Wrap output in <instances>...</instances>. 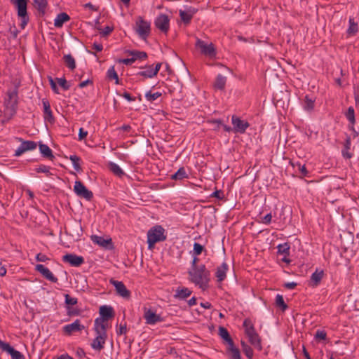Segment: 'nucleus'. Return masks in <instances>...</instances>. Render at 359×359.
Masks as SVG:
<instances>
[{
  "instance_id": "1",
  "label": "nucleus",
  "mask_w": 359,
  "mask_h": 359,
  "mask_svg": "<svg viewBox=\"0 0 359 359\" xmlns=\"http://www.w3.org/2000/svg\"><path fill=\"white\" fill-rule=\"evenodd\" d=\"M189 280L198 285L201 290H205L209 287L210 280V272L206 269L204 264L198 267L191 269L189 271Z\"/></svg>"
},
{
  "instance_id": "2",
  "label": "nucleus",
  "mask_w": 359,
  "mask_h": 359,
  "mask_svg": "<svg viewBox=\"0 0 359 359\" xmlns=\"http://www.w3.org/2000/svg\"><path fill=\"white\" fill-rule=\"evenodd\" d=\"M94 330L97 336L93 339L91 346L93 349L100 351L104 348L107 337V324L103 323L99 318H96L94 323Z\"/></svg>"
},
{
  "instance_id": "3",
  "label": "nucleus",
  "mask_w": 359,
  "mask_h": 359,
  "mask_svg": "<svg viewBox=\"0 0 359 359\" xmlns=\"http://www.w3.org/2000/svg\"><path fill=\"white\" fill-rule=\"evenodd\" d=\"M243 327L245 329V334L248 337L250 344L255 348L261 351L262 349L261 338L256 332L252 320L250 318L245 319L243 321Z\"/></svg>"
},
{
  "instance_id": "4",
  "label": "nucleus",
  "mask_w": 359,
  "mask_h": 359,
  "mask_svg": "<svg viewBox=\"0 0 359 359\" xmlns=\"http://www.w3.org/2000/svg\"><path fill=\"white\" fill-rule=\"evenodd\" d=\"M164 229L161 226H155L147 232V243L149 249H152L155 243L164 241L166 236L164 235Z\"/></svg>"
},
{
  "instance_id": "5",
  "label": "nucleus",
  "mask_w": 359,
  "mask_h": 359,
  "mask_svg": "<svg viewBox=\"0 0 359 359\" xmlns=\"http://www.w3.org/2000/svg\"><path fill=\"white\" fill-rule=\"evenodd\" d=\"M135 30L140 38L146 40L151 33V23L142 16H138L135 21Z\"/></svg>"
},
{
  "instance_id": "6",
  "label": "nucleus",
  "mask_w": 359,
  "mask_h": 359,
  "mask_svg": "<svg viewBox=\"0 0 359 359\" xmlns=\"http://www.w3.org/2000/svg\"><path fill=\"white\" fill-rule=\"evenodd\" d=\"M196 47L199 48L201 53L206 56L212 57L216 54L215 49L212 43H207L204 41L198 38L196 41Z\"/></svg>"
},
{
  "instance_id": "7",
  "label": "nucleus",
  "mask_w": 359,
  "mask_h": 359,
  "mask_svg": "<svg viewBox=\"0 0 359 359\" xmlns=\"http://www.w3.org/2000/svg\"><path fill=\"white\" fill-rule=\"evenodd\" d=\"M74 191L78 196L88 201H90L93 197V192L88 190L81 181L75 182Z\"/></svg>"
},
{
  "instance_id": "8",
  "label": "nucleus",
  "mask_w": 359,
  "mask_h": 359,
  "mask_svg": "<svg viewBox=\"0 0 359 359\" xmlns=\"http://www.w3.org/2000/svg\"><path fill=\"white\" fill-rule=\"evenodd\" d=\"M155 26L163 33L167 34L170 28V19L165 14H160L154 21Z\"/></svg>"
},
{
  "instance_id": "9",
  "label": "nucleus",
  "mask_w": 359,
  "mask_h": 359,
  "mask_svg": "<svg viewBox=\"0 0 359 359\" xmlns=\"http://www.w3.org/2000/svg\"><path fill=\"white\" fill-rule=\"evenodd\" d=\"M143 317L145 319L146 324L148 325H154L158 322L163 321V318L161 317V316L156 314L150 309H147L146 307L144 308Z\"/></svg>"
},
{
  "instance_id": "10",
  "label": "nucleus",
  "mask_w": 359,
  "mask_h": 359,
  "mask_svg": "<svg viewBox=\"0 0 359 359\" xmlns=\"http://www.w3.org/2000/svg\"><path fill=\"white\" fill-rule=\"evenodd\" d=\"M0 348L8 353L12 359H25L24 355L18 351L14 349L9 344L0 340Z\"/></svg>"
},
{
  "instance_id": "11",
  "label": "nucleus",
  "mask_w": 359,
  "mask_h": 359,
  "mask_svg": "<svg viewBox=\"0 0 359 359\" xmlns=\"http://www.w3.org/2000/svg\"><path fill=\"white\" fill-rule=\"evenodd\" d=\"M62 261L69 263L72 266L78 267L83 264L84 259L75 254H67L62 257Z\"/></svg>"
},
{
  "instance_id": "12",
  "label": "nucleus",
  "mask_w": 359,
  "mask_h": 359,
  "mask_svg": "<svg viewBox=\"0 0 359 359\" xmlns=\"http://www.w3.org/2000/svg\"><path fill=\"white\" fill-rule=\"evenodd\" d=\"M85 327L81 324V321L76 319L74 323L67 324L63 327V332L67 335H72L73 333L83 330Z\"/></svg>"
},
{
  "instance_id": "13",
  "label": "nucleus",
  "mask_w": 359,
  "mask_h": 359,
  "mask_svg": "<svg viewBox=\"0 0 359 359\" xmlns=\"http://www.w3.org/2000/svg\"><path fill=\"white\" fill-rule=\"evenodd\" d=\"M110 283L115 287L116 291L119 296L126 299L130 297V292L126 288L123 282L111 279Z\"/></svg>"
},
{
  "instance_id": "14",
  "label": "nucleus",
  "mask_w": 359,
  "mask_h": 359,
  "mask_svg": "<svg viewBox=\"0 0 359 359\" xmlns=\"http://www.w3.org/2000/svg\"><path fill=\"white\" fill-rule=\"evenodd\" d=\"M18 86H15L13 88L9 89L7 93L8 100L6 101L7 106H10L13 109L16 107L18 104Z\"/></svg>"
},
{
  "instance_id": "15",
  "label": "nucleus",
  "mask_w": 359,
  "mask_h": 359,
  "mask_svg": "<svg viewBox=\"0 0 359 359\" xmlns=\"http://www.w3.org/2000/svg\"><path fill=\"white\" fill-rule=\"evenodd\" d=\"M35 270L39 272L46 279L52 283H57V278L52 273V272L43 264H36Z\"/></svg>"
},
{
  "instance_id": "16",
  "label": "nucleus",
  "mask_w": 359,
  "mask_h": 359,
  "mask_svg": "<svg viewBox=\"0 0 359 359\" xmlns=\"http://www.w3.org/2000/svg\"><path fill=\"white\" fill-rule=\"evenodd\" d=\"M36 143L34 141H23L20 146L15 150V156H20L27 151L36 149Z\"/></svg>"
},
{
  "instance_id": "17",
  "label": "nucleus",
  "mask_w": 359,
  "mask_h": 359,
  "mask_svg": "<svg viewBox=\"0 0 359 359\" xmlns=\"http://www.w3.org/2000/svg\"><path fill=\"white\" fill-rule=\"evenodd\" d=\"M232 124L233 125L234 130L241 133H245L249 127V123L247 121H243L236 116H232Z\"/></svg>"
},
{
  "instance_id": "18",
  "label": "nucleus",
  "mask_w": 359,
  "mask_h": 359,
  "mask_svg": "<svg viewBox=\"0 0 359 359\" xmlns=\"http://www.w3.org/2000/svg\"><path fill=\"white\" fill-rule=\"evenodd\" d=\"M100 314L101 316V318H99L100 321L103 323H105L104 321L108 320L109 318H111L114 316V309L110 306H102L100 308Z\"/></svg>"
},
{
  "instance_id": "19",
  "label": "nucleus",
  "mask_w": 359,
  "mask_h": 359,
  "mask_svg": "<svg viewBox=\"0 0 359 359\" xmlns=\"http://www.w3.org/2000/svg\"><path fill=\"white\" fill-rule=\"evenodd\" d=\"M43 107V118L46 121H48L50 123H53L55 121L54 116L53 115L50 105L48 100L43 99L42 100Z\"/></svg>"
},
{
  "instance_id": "20",
  "label": "nucleus",
  "mask_w": 359,
  "mask_h": 359,
  "mask_svg": "<svg viewBox=\"0 0 359 359\" xmlns=\"http://www.w3.org/2000/svg\"><path fill=\"white\" fill-rule=\"evenodd\" d=\"M18 10V15H25L27 13V6L29 0H11Z\"/></svg>"
},
{
  "instance_id": "21",
  "label": "nucleus",
  "mask_w": 359,
  "mask_h": 359,
  "mask_svg": "<svg viewBox=\"0 0 359 359\" xmlns=\"http://www.w3.org/2000/svg\"><path fill=\"white\" fill-rule=\"evenodd\" d=\"M179 13L181 20L183 21V22L185 24H189L192 19L193 15L196 13V11L194 8H190L186 11L180 10Z\"/></svg>"
},
{
  "instance_id": "22",
  "label": "nucleus",
  "mask_w": 359,
  "mask_h": 359,
  "mask_svg": "<svg viewBox=\"0 0 359 359\" xmlns=\"http://www.w3.org/2000/svg\"><path fill=\"white\" fill-rule=\"evenodd\" d=\"M90 238L94 243L105 248H107L109 245L112 244L111 238L105 239L103 237L97 235H92Z\"/></svg>"
},
{
  "instance_id": "23",
  "label": "nucleus",
  "mask_w": 359,
  "mask_h": 359,
  "mask_svg": "<svg viewBox=\"0 0 359 359\" xmlns=\"http://www.w3.org/2000/svg\"><path fill=\"white\" fill-rule=\"evenodd\" d=\"M227 270L228 265L226 262H223L217 268L215 276L219 282H222L226 278Z\"/></svg>"
},
{
  "instance_id": "24",
  "label": "nucleus",
  "mask_w": 359,
  "mask_h": 359,
  "mask_svg": "<svg viewBox=\"0 0 359 359\" xmlns=\"http://www.w3.org/2000/svg\"><path fill=\"white\" fill-rule=\"evenodd\" d=\"M218 334L224 341V342L228 344V346H231L233 343V341L231 339L226 328L224 327H219Z\"/></svg>"
},
{
  "instance_id": "25",
  "label": "nucleus",
  "mask_w": 359,
  "mask_h": 359,
  "mask_svg": "<svg viewBox=\"0 0 359 359\" xmlns=\"http://www.w3.org/2000/svg\"><path fill=\"white\" fill-rule=\"evenodd\" d=\"M70 17L66 13H59L54 20V25L55 27H62L65 22H68Z\"/></svg>"
},
{
  "instance_id": "26",
  "label": "nucleus",
  "mask_w": 359,
  "mask_h": 359,
  "mask_svg": "<svg viewBox=\"0 0 359 359\" xmlns=\"http://www.w3.org/2000/svg\"><path fill=\"white\" fill-rule=\"evenodd\" d=\"M191 294V291L187 287H178L174 295L175 298L178 299H184L189 297Z\"/></svg>"
},
{
  "instance_id": "27",
  "label": "nucleus",
  "mask_w": 359,
  "mask_h": 359,
  "mask_svg": "<svg viewBox=\"0 0 359 359\" xmlns=\"http://www.w3.org/2000/svg\"><path fill=\"white\" fill-rule=\"evenodd\" d=\"M39 151L43 157L50 160L54 159L55 156L53 154V151L48 145L40 143Z\"/></svg>"
},
{
  "instance_id": "28",
  "label": "nucleus",
  "mask_w": 359,
  "mask_h": 359,
  "mask_svg": "<svg viewBox=\"0 0 359 359\" xmlns=\"http://www.w3.org/2000/svg\"><path fill=\"white\" fill-rule=\"evenodd\" d=\"M324 276V271L323 270L316 269L311 276V282L313 286H317L321 281Z\"/></svg>"
},
{
  "instance_id": "29",
  "label": "nucleus",
  "mask_w": 359,
  "mask_h": 359,
  "mask_svg": "<svg viewBox=\"0 0 359 359\" xmlns=\"http://www.w3.org/2000/svg\"><path fill=\"white\" fill-rule=\"evenodd\" d=\"M351 145V138L348 137L346 138L345 143H344V148L341 151L342 156L344 158L350 159L353 156V154L351 152H349Z\"/></svg>"
},
{
  "instance_id": "30",
  "label": "nucleus",
  "mask_w": 359,
  "mask_h": 359,
  "mask_svg": "<svg viewBox=\"0 0 359 359\" xmlns=\"http://www.w3.org/2000/svg\"><path fill=\"white\" fill-rule=\"evenodd\" d=\"M226 83V77L218 74L214 83V87L219 90H224Z\"/></svg>"
},
{
  "instance_id": "31",
  "label": "nucleus",
  "mask_w": 359,
  "mask_h": 359,
  "mask_svg": "<svg viewBox=\"0 0 359 359\" xmlns=\"http://www.w3.org/2000/svg\"><path fill=\"white\" fill-rule=\"evenodd\" d=\"M108 167L111 172H112L115 175L121 177L124 175L123 170L116 163L114 162H109L108 163Z\"/></svg>"
},
{
  "instance_id": "32",
  "label": "nucleus",
  "mask_w": 359,
  "mask_h": 359,
  "mask_svg": "<svg viewBox=\"0 0 359 359\" xmlns=\"http://www.w3.org/2000/svg\"><path fill=\"white\" fill-rule=\"evenodd\" d=\"M69 158L72 161L74 170L79 172H82L81 158L76 155H71Z\"/></svg>"
},
{
  "instance_id": "33",
  "label": "nucleus",
  "mask_w": 359,
  "mask_h": 359,
  "mask_svg": "<svg viewBox=\"0 0 359 359\" xmlns=\"http://www.w3.org/2000/svg\"><path fill=\"white\" fill-rule=\"evenodd\" d=\"M34 5L39 13L44 14L48 1L47 0H34Z\"/></svg>"
},
{
  "instance_id": "34",
  "label": "nucleus",
  "mask_w": 359,
  "mask_h": 359,
  "mask_svg": "<svg viewBox=\"0 0 359 359\" xmlns=\"http://www.w3.org/2000/svg\"><path fill=\"white\" fill-rule=\"evenodd\" d=\"M128 53L130 55L133 56L135 61L137 60H143L147 57V53L144 51L128 50Z\"/></svg>"
},
{
  "instance_id": "35",
  "label": "nucleus",
  "mask_w": 359,
  "mask_h": 359,
  "mask_svg": "<svg viewBox=\"0 0 359 359\" xmlns=\"http://www.w3.org/2000/svg\"><path fill=\"white\" fill-rule=\"evenodd\" d=\"M187 177L188 175L184 168L183 167L179 168V170L171 176V179L174 180H181Z\"/></svg>"
},
{
  "instance_id": "36",
  "label": "nucleus",
  "mask_w": 359,
  "mask_h": 359,
  "mask_svg": "<svg viewBox=\"0 0 359 359\" xmlns=\"http://www.w3.org/2000/svg\"><path fill=\"white\" fill-rule=\"evenodd\" d=\"M227 351L231 353V359H241L240 351L234 346V343L231 346H228Z\"/></svg>"
},
{
  "instance_id": "37",
  "label": "nucleus",
  "mask_w": 359,
  "mask_h": 359,
  "mask_svg": "<svg viewBox=\"0 0 359 359\" xmlns=\"http://www.w3.org/2000/svg\"><path fill=\"white\" fill-rule=\"evenodd\" d=\"M349 27L347 29V33L349 35H355L358 30V26L356 22H354V19L353 18H349Z\"/></svg>"
},
{
  "instance_id": "38",
  "label": "nucleus",
  "mask_w": 359,
  "mask_h": 359,
  "mask_svg": "<svg viewBox=\"0 0 359 359\" xmlns=\"http://www.w3.org/2000/svg\"><path fill=\"white\" fill-rule=\"evenodd\" d=\"M64 61L66 65L72 70L76 68V62L74 58L72 56V55L68 54L65 55L63 57Z\"/></svg>"
},
{
  "instance_id": "39",
  "label": "nucleus",
  "mask_w": 359,
  "mask_h": 359,
  "mask_svg": "<svg viewBox=\"0 0 359 359\" xmlns=\"http://www.w3.org/2000/svg\"><path fill=\"white\" fill-rule=\"evenodd\" d=\"M278 248V252L279 254L289 256L290 255V245L287 243H285L283 244H280L277 247Z\"/></svg>"
},
{
  "instance_id": "40",
  "label": "nucleus",
  "mask_w": 359,
  "mask_h": 359,
  "mask_svg": "<svg viewBox=\"0 0 359 359\" xmlns=\"http://www.w3.org/2000/svg\"><path fill=\"white\" fill-rule=\"evenodd\" d=\"M276 305L283 311L287 309V306L284 302L283 297L279 294L276 297Z\"/></svg>"
},
{
  "instance_id": "41",
  "label": "nucleus",
  "mask_w": 359,
  "mask_h": 359,
  "mask_svg": "<svg viewBox=\"0 0 359 359\" xmlns=\"http://www.w3.org/2000/svg\"><path fill=\"white\" fill-rule=\"evenodd\" d=\"M241 346H242L243 351L245 353V355L248 358L251 359L253 356L252 348L244 341H241Z\"/></svg>"
},
{
  "instance_id": "42",
  "label": "nucleus",
  "mask_w": 359,
  "mask_h": 359,
  "mask_svg": "<svg viewBox=\"0 0 359 359\" xmlns=\"http://www.w3.org/2000/svg\"><path fill=\"white\" fill-rule=\"evenodd\" d=\"M107 78L109 80L114 79L116 81V84L118 83V74H117L116 72L115 71V69H114V66L111 67L108 69V71L107 72Z\"/></svg>"
},
{
  "instance_id": "43",
  "label": "nucleus",
  "mask_w": 359,
  "mask_h": 359,
  "mask_svg": "<svg viewBox=\"0 0 359 359\" xmlns=\"http://www.w3.org/2000/svg\"><path fill=\"white\" fill-rule=\"evenodd\" d=\"M346 118L350 121V123L353 125L355 122V111L353 107H349L346 113Z\"/></svg>"
},
{
  "instance_id": "44",
  "label": "nucleus",
  "mask_w": 359,
  "mask_h": 359,
  "mask_svg": "<svg viewBox=\"0 0 359 359\" xmlns=\"http://www.w3.org/2000/svg\"><path fill=\"white\" fill-rule=\"evenodd\" d=\"M314 107V100L309 98L308 95L305 97L304 109L306 111H311Z\"/></svg>"
},
{
  "instance_id": "45",
  "label": "nucleus",
  "mask_w": 359,
  "mask_h": 359,
  "mask_svg": "<svg viewBox=\"0 0 359 359\" xmlns=\"http://www.w3.org/2000/svg\"><path fill=\"white\" fill-rule=\"evenodd\" d=\"M161 96V93L159 92L152 93L151 91H149L145 94V97H146L147 100L150 102H154V100H156Z\"/></svg>"
},
{
  "instance_id": "46",
  "label": "nucleus",
  "mask_w": 359,
  "mask_h": 359,
  "mask_svg": "<svg viewBox=\"0 0 359 359\" xmlns=\"http://www.w3.org/2000/svg\"><path fill=\"white\" fill-rule=\"evenodd\" d=\"M147 69L145 71L140 72L137 74L138 76H142L146 78H152L154 76L152 72V66H148Z\"/></svg>"
},
{
  "instance_id": "47",
  "label": "nucleus",
  "mask_w": 359,
  "mask_h": 359,
  "mask_svg": "<svg viewBox=\"0 0 359 359\" xmlns=\"http://www.w3.org/2000/svg\"><path fill=\"white\" fill-rule=\"evenodd\" d=\"M49 170H50V168L45 165H40L39 166H38L37 168H35V171L36 172H43V173H46L47 175V176H50L52 175L50 172Z\"/></svg>"
},
{
  "instance_id": "48",
  "label": "nucleus",
  "mask_w": 359,
  "mask_h": 359,
  "mask_svg": "<svg viewBox=\"0 0 359 359\" xmlns=\"http://www.w3.org/2000/svg\"><path fill=\"white\" fill-rule=\"evenodd\" d=\"M56 79L58 84L62 88V89L65 90L69 89L70 85L68 84L67 80L65 78H57Z\"/></svg>"
},
{
  "instance_id": "49",
  "label": "nucleus",
  "mask_w": 359,
  "mask_h": 359,
  "mask_svg": "<svg viewBox=\"0 0 359 359\" xmlns=\"http://www.w3.org/2000/svg\"><path fill=\"white\" fill-rule=\"evenodd\" d=\"M204 250V247L198 243L194 244V255L198 256Z\"/></svg>"
},
{
  "instance_id": "50",
  "label": "nucleus",
  "mask_w": 359,
  "mask_h": 359,
  "mask_svg": "<svg viewBox=\"0 0 359 359\" xmlns=\"http://www.w3.org/2000/svg\"><path fill=\"white\" fill-rule=\"evenodd\" d=\"M102 36H108L114 29L112 27L107 26L104 29H98Z\"/></svg>"
},
{
  "instance_id": "51",
  "label": "nucleus",
  "mask_w": 359,
  "mask_h": 359,
  "mask_svg": "<svg viewBox=\"0 0 359 359\" xmlns=\"http://www.w3.org/2000/svg\"><path fill=\"white\" fill-rule=\"evenodd\" d=\"M18 17L21 20L20 27L22 29H24L29 22L28 14L27 13L25 15H18Z\"/></svg>"
},
{
  "instance_id": "52",
  "label": "nucleus",
  "mask_w": 359,
  "mask_h": 359,
  "mask_svg": "<svg viewBox=\"0 0 359 359\" xmlns=\"http://www.w3.org/2000/svg\"><path fill=\"white\" fill-rule=\"evenodd\" d=\"M327 334L324 330H317L315 334V338L318 339L325 340L326 339Z\"/></svg>"
},
{
  "instance_id": "53",
  "label": "nucleus",
  "mask_w": 359,
  "mask_h": 359,
  "mask_svg": "<svg viewBox=\"0 0 359 359\" xmlns=\"http://www.w3.org/2000/svg\"><path fill=\"white\" fill-rule=\"evenodd\" d=\"M65 303L68 305H75L77 303V299L71 297L69 294H65Z\"/></svg>"
},
{
  "instance_id": "54",
  "label": "nucleus",
  "mask_w": 359,
  "mask_h": 359,
  "mask_svg": "<svg viewBox=\"0 0 359 359\" xmlns=\"http://www.w3.org/2000/svg\"><path fill=\"white\" fill-rule=\"evenodd\" d=\"M126 332H127L126 323H125L124 324H121L119 326V328L116 330V334L118 335H122V334H126Z\"/></svg>"
},
{
  "instance_id": "55",
  "label": "nucleus",
  "mask_w": 359,
  "mask_h": 359,
  "mask_svg": "<svg viewBox=\"0 0 359 359\" xmlns=\"http://www.w3.org/2000/svg\"><path fill=\"white\" fill-rule=\"evenodd\" d=\"M36 259L38 262H44L46 261H47L48 259V258L47 257V256L46 255L42 254V253H39L36 256Z\"/></svg>"
},
{
  "instance_id": "56",
  "label": "nucleus",
  "mask_w": 359,
  "mask_h": 359,
  "mask_svg": "<svg viewBox=\"0 0 359 359\" xmlns=\"http://www.w3.org/2000/svg\"><path fill=\"white\" fill-rule=\"evenodd\" d=\"M272 219V215L271 213L267 214L262 218V223L265 224H269L271 223Z\"/></svg>"
},
{
  "instance_id": "57",
  "label": "nucleus",
  "mask_w": 359,
  "mask_h": 359,
  "mask_svg": "<svg viewBox=\"0 0 359 359\" xmlns=\"http://www.w3.org/2000/svg\"><path fill=\"white\" fill-rule=\"evenodd\" d=\"M211 196L217 198L219 199H222L224 198V194L220 190H216L211 194Z\"/></svg>"
},
{
  "instance_id": "58",
  "label": "nucleus",
  "mask_w": 359,
  "mask_h": 359,
  "mask_svg": "<svg viewBox=\"0 0 359 359\" xmlns=\"http://www.w3.org/2000/svg\"><path fill=\"white\" fill-rule=\"evenodd\" d=\"M49 82H50V85L51 86V88L52 90L55 93H59L58 92V88L56 86V83H55L54 80L53 79L52 77H49Z\"/></svg>"
},
{
  "instance_id": "59",
  "label": "nucleus",
  "mask_w": 359,
  "mask_h": 359,
  "mask_svg": "<svg viewBox=\"0 0 359 359\" xmlns=\"http://www.w3.org/2000/svg\"><path fill=\"white\" fill-rule=\"evenodd\" d=\"M87 135H88V132L84 130L82 128H81L79 129V140H82L84 138H86Z\"/></svg>"
},
{
  "instance_id": "60",
  "label": "nucleus",
  "mask_w": 359,
  "mask_h": 359,
  "mask_svg": "<svg viewBox=\"0 0 359 359\" xmlns=\"http://www.w3.org/2000/svg\"><path fill=\"white\" fill-rule=\"evenodd\" d=\"M135 60L133 57L131 58H126L119 60V62L123 63L126 65H130L133 64Z\"/></svg>"
},
{
  "instance_id": "61",
  "label": "nucleus",
  "mask_w": 359,
  "mask_h": 359,
  "mask_svg": "<svg viewBox=\"0 0 359 359\" xmlns=\"http://www.w3.org/2000/svg\"><path fill=\"white\" fill-rule=\"evenodd\" d=\"M122 96L129 102L135 101V98L132 97L130 93L124 92Z\"/></svg>"
},
{
  "instance_id": "62",
  "label": "nucleus",
  "mask_w": 359,
  "mask_h": 359,
  "mask_svg": "<svg viewBox=\"0 0 359 359\" xmlns=\"http://www.w3.org/2000/svg\"><path fill=\"white\" fill-rule=\"evenodd\" d=\"M297 286V283L294 282L286 283L284 284V287L289 290H292Z\"/></svg>"
},
{
  "instance_id": "63",
  "label": "nucleus",
  "mask_w": 359,
  "mask_h": 359,
  "mask_svg": "<svg viewBox=\"0 0 359 359\" xmlns=\"http://www.w3.org/2000/svg\"><path fill=\"white\" fill-rule=\"evenodd\" d=\"M93 48L97 52H100L102 50L103 46L100 43H94L93 45Z\"/></svg>"
},
{
  "instance_id": "64",
  "label": "nucleus",
  "mask_w": 359,
  "mask_h": 359,
  "mask_svg": "<svg viewBox=\"0 0 359 359\" xmlns=\"http://www.w3.org/2000/svg\"><path fill=\"white\" fill-rule=\"evenodd\" d=\"M161 67V63L158 62L156 65L155 68L152 67V72L153 74H154V76L158 74V71L160 70Z\"/></svg>"
}]
</instances>
